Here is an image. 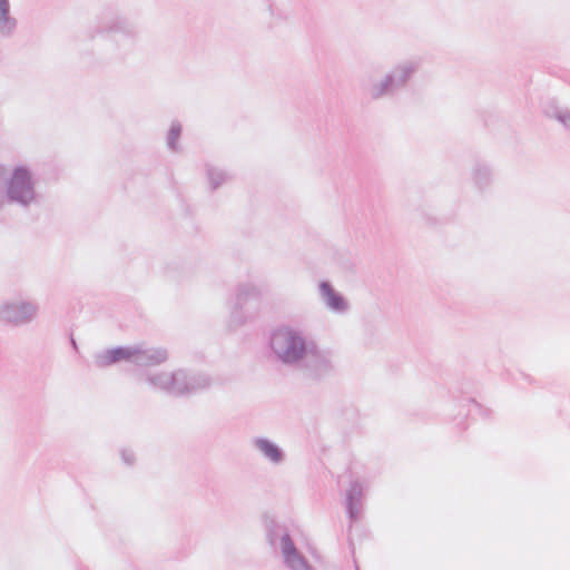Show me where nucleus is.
Listing matches in <instances>:
<instances>
[{
  "label": "nucleus",
  "mask_w": 570,
  "mask_h": 570,
  "mask_svg": "<svg viewBox=\"0 0 570 570\" xmlns=\"http://www.w3.org/2000/svg\"><path fill=\"white\" fill-rule=\"evenodd\" d=\"M101 36L106 49L100 61L107 65L124 63L136 50L140 31L138 24L122 14L112 3L104 4L96 16V27L89 38Z\"/></svg>",
  "instance_id": "f257e3e1"
},
{
  "label": "nucleus",
  "mask_w": 570,
  "mask_h": 570,
  "mask_svg": "<svg viewBox=\"0 0 570 570\" xmlns=\"http://www.w3.org/2000/svg\"><path fill=\"white\" fill-rule=\"evenodd\" d=\"M40 202L41 195L37 191L36 178L29 166L17 165L8 176L6 167L0 165V210L7 204L28 209Z\"/></svg>",
  "instance_id": "f03ea898"
},
{
  "label": "nucleus",
  "mask_w": 570,
  "mask_h": 570,
  "mask_svg": "<svg viewBox=\"0 0 570 570\" xmlns=\"http://www.w3.org/2000/svg\"><path fill=\"white\" fill-rule=\"evenodd\" d=\"M420 69L415 60H403L390 68L384 76L372 82L367 88L370 98L374 101L384 98H395L407 90L411 81Z\"/></svg>",
  "instance_id": "7ed1b4c3"
},
{
  "label": "nucleus",
  "mask_w": 570,
  "mask_h": 570,
  "mask_svg": "<svg viewBox=\"0 0 570 570\" xmlns=\"http://www.w3.org/2000/svg\"><path fill=\"white\" fill-rule=\"evenodd\" d=\"M312 341L297 330L282 326L272 331L269 347L279 363L297 368Z\"/></svg>",
  "instance_id": "20e7f679"
},
{
  "label": "nucleus",
  "mask_w": 570,
  "mask_h": 570,
  "mask_svg": "<svg viewBox=\"0 0 570 570\" xmlns=\"http://www.w3.org/2000/svg\"><path fill=\"white\" fill-rule=\"evenodd\" d=\"M297 370H299L307 380L316 383L328 381L337 374L333 353L328 350L321 348L314 341L311 342Z\"/></svg>",
  "instance_id": "39448f33"
},
{
  "label": "nucleus",
  "mask_w": 570,
  "mask_h": 570,
  "mask_svg": "<svg viewBox=\"0 0 570 570\" xmlns=\"http://www.w3.org/2000/svg\"><path fill=\"white\" fill-rule=\"evenodd\" d=\"M261 299L262 292L257 285L250 282L238 284L235 289V301L230 308L229 328L236 330L253 317L258 311Z\"/></svg>",
  "instance_id": "423d86ee"
},
{
  "label": "nucleus",
  "mask_w": 570,
  "mask_h": 570,
  "mask_svg": "<svg viewBox=\"0 0 570 570\" xmlns=\"http://www.w3.org/2000/svg\"><path fill=\"white\" fill-rule=\"evenodd\" d=\"M209 374L189 368H177V397H189L208 391L213 385Z\"/></svg>",
  "instance_id": "0eeeda50"
},
{
  "label": "nucleus",
  "mask_w": 570,
  "mask_h": 570,
  "mask_svg": "<svg viewBox=\"0 0 570 570\" xmlns=\"http://www.w3.org/2000/svg\"><path fill=\"white\" fill-rule=\"evenodd\" d=\"M38 305L31 301H11L0 304V321L13 326L31 323L38 314Z\"/></svg>",
  "instance_id": "6e6552de"
},
{
  "label": "nucleus",
  "mask_w": 570,
  "mask_h": 570,
  "mask_svg": "<svg viewBox=\"0 0 570 570\" xmlns=\"http://www.w3.org/2000/svg\"><path fill=\"white\" fill-rule=\"evenodd\" d=\"M264 531L265 539L273 551H281L282 547L293 540L287 525L274 518L265 517Z\"/></svg>",
  "instance_id": "1a4fd4ad"
},
{
  "label": "nucleus",
  "mask_w": 570,
  "mask_h": 570,
  "mask_svg": "<svg viewBox=\"0 0 570 570\" xmlns=\"http://www.w3.org/2000/svg\"><path fill=\"white\" fill-rule=\"evenodd\" d=\"M318 293L322 302L333 313L343 314L348 309V302L330 281L323 279L318 283Z\"/></svg>",
  "instance_id": "9d476101"
},
{
  "label": "nucleus",
  "mask_w": 570,
  "mask_h": 570,
  "mask_svg": "<svg viewBox=\"0 0 570 570\" xmlns=\"http://www.w3.org/2000/svg\"><path fill=\"white\" fill-rule=\"evenodd\" d=\"M253 448L273 465H281L286 461V453L276 442L266 436H255L250 440Z\"/></svg>",
  "instance_id": "9b49d317"
},
{
  "label": "nucleus",
  "mask_w": 570,
  "mask_h": 570,
  "mask_svg": "<svg viewBox=\"0 0 570 570\" xmlns=\"http://www.w3.org/2000/svg\"><path fill=\"white\" fill-rule=\"evenodd\" d=\"M131 363L137 366H156L165 363L168 360V352L164 347H146L134 346Z\"/></svg>",
  "instance_id": "f8f14e48"
},
{
  "label": "nucleus",
  "mask_w": 570,
  "mask_h": 570,
  "mask_svg": "<svg viewBox=\"0 0 570 570\" xmlns=\"http://www.w3.org/2000/svg\"><path fill=\"white\" fill-rule=\"evenodd\" d=\"M135 352V347L132 346H116L107 348L95 355V365L99 368H105L121 361L131 363L132 353Z\"/></svg>",
  "instance_id": "ddd939ff"
},
{
  "label": "nucleus",
  "mask_w": 570,
  "mask_h": 570,
  "mask_svg": "<svg viewBox=\"0 0 570 570\" xmlns=\"http://www.w3.org/2000/svg\"><path fill=\"white\" fill-rule=\"evenodd\" d=\"M279 553L287 570H315L307 558L298 550L294 540L282 547Z\"/></svg>",
  "instance_id": "4468645a"
},
{
  "label": "nucleus",
  "mask_w": 570,
  "mask_h": 570,
  "mask_svg": "<svg viewBox=\"0 0 570 570\" xmlns=\"http://www.w3.org/2000/svg\"><path fill=\"white\" fill-rule=\"evenodd\" d=\"M493 179L494 173L492 166L483 159H475L471 169V180L474 188L483 194L490 189Z\"/></svg>",
  "instance_id": "2eb2a0df"
},
{
  "label": "nucleus",
  "mask_w": 570,
  "mask_h": 570,
  "mask_svg": "<svg viewBox=\"0 0 570 570\" xmlns=\"http://www.w3.org/2000/svg\"><path fill=\"white\" fill-rule=\"evenodd\" d=\"M363 498V485L354 480L350 483L345 498V511L351 523L356 522L361 514Z\"/></svg>",
  "instance_id": "dca6fc26"
},
{
  "label": "nucleus",
  "mask_w": 570,
  "mask_h": 570,
  "mask_svg": "<svg viewBox=\"0 0 570 570\" xmlns=\"http://www.w3.org/2000/svg\"><path fill=\"white\" fill-rule=\"evenodd\" d=\"M145 381L154 389L159 390L170 396L177 397V370L168 372H158L146 374Z\"/></svg>",
  "instance_id": "f3484780"
},
{
  "label": "nucleus",
  "mask_w": 570,
  "mask_h": 570,
  "mask_svg": "<svg viewBox=\"0 0 570 570\" xmlns=\"http://www.w3.org/2000/svg\"><path fill=\"white\" fill-rule=\"evenodd\" d=\"M205 171H206V177H207L208 187H209L210 193L216 191L225 184H228L229 181H232L234 178V176L230 171H228L222 167L214 166L212 164L205 165Z\"/></svg>",
  "instance_id": "a211bd4d"
},
{
  "label": "nucleus",
  "mask_w": 570,
  "mask_h": 570,
  "mask_svg": "<svg viewBox=\"0 0 570 570\" xmlns=\"http://www.w3.org/2000/svg\"><path fill=\"white\" fill-rule=\"evenodd\" d=\"M17 19L10 14L9 0H0V36L11 37L17 29Z\"/></svg>",
  "instance_id": "6ab92c4d"
},
{
  "label": "nucleus",
  "mask_w": 570,
  "mask_h": 570,
  "mask_svg": "<svg viewBox=\"0 0 570 570\" xmlns=\"http://www.w3.org/2000/svg\"><path fill=\"white\" fill-rule=\"evenodd\" d=\"M543 114L551 119L560 122L566 129L570 130V110L560 107L554 99L548 100L543 105Z\"/></svg>",
  "instance_id": "aec40b11"
},
{
  "label": "nucleus",
  "mask_w": 570,
  "mask_h": 570,
  "mask_svg": "<svg viewBox=\"0 0 570 570\" xmlns=\"http://www.w3.org/2000/svg\"><path fill=\"white\" fill-rule=\"evenodd\" d=\"M183 126L178 120H174L166 136L167 148L173 153L180 150L179 139L181 137Z\"/></svg>",
  "instance_id": "412c9836"
},
{
  "label": "nucleus",
  "mask_w": 570,
  "mask_h": 570,
  "mask_svg": "<svg viewBox=\"0 0 570 570\" xmlns=\"http://www.w3.org/2000/svg\"><path fill=\"white\" fill-rule=\"evenodd\" d=\"M468 415L474 416L479 415L482 419H490L492 411L489 407L483 406L481 403L476 402L474 399L468 400Z\"/></svg>",
  "instance_id": "4be33fe9"
},
{
  "label": "nucleus",
  "mask_w": 570,
  "mask_h": 570,
  "mask_svg": "<svg viewBox=\"0 0 570 570\" xmlns=\"http://www.w3.org/2000/svg\"><path fill=\"white\" fill-rule=\"evenodd\" d=\"M120 456L122 462L128 466H132L136 462V455L130 449H121Z\"/></svg>",
  "instance_id": "5701e85b"
},
{
  "label": "nucleus",
  "mask_w": 570,
  "mask_h": 570,
  "mask_svg": "<svg viewBox=\"0 0 570 570\" xmlns=\"http://www.w3.org/2000/svg\"><path fill=\"white\" fill-rule=\"evenodd\" d=\"M70 343H71L73 348H77L76 340L72 336L70 337Z\"/></svg>",
  "instance_id": "b1692460"
},
{
  "label": "nucleus",
  "mask_w": 570,
  "mask_h": 570,
  "mask_svg": "<svg viewBox=\"0 0 570 570\" xmlns=\"http://www.w3.org/2000/svg\"><path fill=\"white\" fill-rule=\"evenodd\" d=\"M268 10H269L271 14L273 16L274 14V9H273L272 4H268Z\"/></svg>",
  "instance_id": "393cba45"
}]
</instances>
